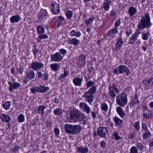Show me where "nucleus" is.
I'll use <instances>...</instances> for the list:
<instances>
[{
  "label": "nucleus",
  "mask_w": 153,
  "mask_h": 153,
  "mask_svg": "<svg viewBox=\"0 0 153 153\" xmlns=\"http://www.w3.org/2000/svg\"><path fill=\"white\" fill-rule=\"evenodd\" d=\"M8 83L9 85V90L12 93L13 90L17 89L21 86V84L18 82L12 83L11 82H8Z\"/></svg>",
  "instance_id": "nucleus-14"
},
{
  "label": "nucleus",
  "mask_w": 153,
  "mask_h": 153,
  "mask_svg": "<svg viewBox=\"0 0 153 153\" xmlns=\"http://www.w3.org/2000/svg\"><path fill=\"white\" fill-rule=\"evenodd\" d=\"M152 25L149 15L148 13H146L141 18L140 22L138 24V27L142 30L149 27Z\"/></svg>",
  "instance_id": "nucleus-3"
},
{
  "label": "nucleus",
  "mask_w": 153,
  "mask_h": 153,
  "mask_svg": "<svg viewBox=\"0 0 153 153\" xmlns=\"http://www.w3.org/2000/svg\"><path fill=\"white\" fill-rule=\"evenodd\" d=\"M116 125L119 127H120L123 123V121L117 117H115L114 118Z\"/></svg>",
  "instance_id": "nucleus-33"
},
{
  "label": "nucleus",
  "mask_w": 153,
  "mask_h": 153,
  "mask_svg": "<svg viewBox=\"0 0 153 153\" xmlns=\"http://www.w3.org/2000/svg\"><path fill=\"white\" fill-rule=\"evenodd\" d=\"M118 32V29L114 27V28L111 30H109L107 33L108 35H111L112 34H115Z\"/></svg>",
  "instance_id": "nucleus-40"
},
{
  "label": "nucleus",
  "mask_w": 153,
  "mask_h": 153,
  "mask_svg": "<svg viewBox=\"0 0 153 153\" xmlns=\"http://www.w3.org/2000/svg\"><path fill=\"white\" fill-rule=\"evenodd\" d=\"M145 132H146L144 133L143 134V138L144 139H146L147 138L150 137L151 136V133L149 131Z\"/></svg>",
  "instance_id": "nucleus-44"
},
{
  "label": "nucleus",
  "mask_w": 153,
  "mask_h": 153,
  "mask_svg": "<svg viewBox=\"0 0 153 153\" xmlns=\"http://www.w3.org/2000/svg\"><path fill=\"white\" fill-rule=\"evenodd\" d=\"M38 76L39 78H42L43 80H47L48 79V76L47 73L42 74L41 72L38 73Z\"/></svg>",
  "instance_id": "nucleus-22"
},
{
  "label": "nucleus",
  "mask_w": 153,
  "mask_h": 153,
  "mask_svg": "<svg viewBox=\"0 0 153 153\" xmlns=\"http://www.w3.org/2000/svg\"><path fill=\"white\" fill-rule=\"evenodd\" d=\"M123 42L121 38H119L115 44V49L118 50L120 49L123 44Z\"/></svg>",
  "instance_id": "nucleus-24"
},
{
  "label": "nucleus",
  "mask_w": 153,
  "mask_h": 153,
  "mask_svg": "<svg viewBox=\"0 0 153 153\" xmlns=\"http://www.w3.org/2000/svg\"><path fill=\"white\" fill-rule=\"evenodd\" d=\"M49 89L48 87H45L44 86H40L38 87V92L43 93L48 91Z\"/></svg>",
  "instance_id": "nucleus-32"
},
{
  "label": "nucleus",
  "mask_w": 153,
  "mask_h": 153,
  "mask_svg": "<svg viewBox=\"0 0 153 153\" xmlns=\"http://www.w3.org/2000/svg\"><path fill=\"white\" fill-rule=\"evenodd\" d=\"M79 106L84 111L88 114L90 113V108L86 103L82 102H80L79 104Z\"/></svg>",
  "instance_id": "nucleus-17"
},
{
  "label": "nucleus",
  "mask_w": 153,
  "mask_h": 153,
  "mask_svg": "<svg viewBox=\"0 0 153 153\" xmlns=\"http://www.w3.org/2000/svg\"><path fill=\"white\" fill-rule=\"evenodd\" d=\"M0 118L3 122L7 123L11 120V117L6 114H1L0 115Z\"/></svg>",
  "instance_id": "nucleus-19"
},
{
  "label": "nucleus",
  "mask_w": 153,
  "mask_h": 153,
  "mask_svg": "<svg viewBox=\"0 0 153 153\" xmlns=\"http://www.w3.org/2000/svg\"><path fill=\"white\" fill-rule=\"evenodd\" d=\"M45 108L46 107L44 105L40 106L37 108L36 112L38 114L43 115L44 113V110Z\"/></svg>",
  "instance_id": "nucleus-31"
},
{
  "label": "nucleus",
  "mask_w": 153,
  "mask_h": 153,
  "mask_svg": "<svg viewBox=\"0 0 153 153\" xmlns=\"http://www.w3.org/2000/svg\"><path fill=\"white\" fill-rule=\"evenodd\" d=\"M143 84L146 86H151L150 83H149V79L143 80Z\"/></svg>",
  "instance_id": "nucleus-54"
},
{
  "label": "nucleus",
  "mask_w": 153,
  "mask_h": 153,
  "mask_svg": "<svg viewBox=\"0 0 153 153\" xmlns=\"http://www.w3.org/2000/svg\"><path fill=\"white\" fill-rule=\"evenodd\" d=\"M43 66L44 64L42 62L35 61L31 63L30 68L33 70H37L41 69Z\"/></svg>",
  "instance_id": "nucleus-10"
},
{
  "label": "nucleus",
  "mask_w": 153,
  "mask_h": 153,
  "mask_svg": "<svg viewBox=\"0 0 153 153\" xmlns=\"http://www.w3.org/2000/svg\"><path fill=\"white\" fill-rule=\"evenodd\" d=\"M77 151L79 153H87L88 152V149L86 146L79 147L77 148Z\"/></svg>",
  "instance_id": "nucleus-27"
},
{
  "label": "nucleus",
  "mask_w": 153,
  "mask_h": 153,
  "mask_svg": "<svg viewBox=\"0 0 153 153\" xmlns=\"http://www.w3.org/2000/svg\"><path fill=\"white\" fill-rule=\"evenodd\" d=\"M65 18L61 16H58L56 18V20L54 22L55 25L57 27H58L62 26L64 24Z\"/></svg>",
  "instance_id": "nucleus-12"
},
{
  "label": "nucleus",
  "mask_w": 153,
  "mask_h": 153,
  "mask_svg": "<svg viewBox=\"0 0 153 153\" xmlns=\"http://www.w3.org/2000/svg\"><path fill=\"white\" fill-rule=\"evenodd\" d=\"M141 30L138 27L136 32L133 34L129 40V43L130 44H133L137 39L139 35L141 33Z\"/></svg>",
  "instance_id": "nucleus-8"
},
{
  "label": "nucleus",
  "mask_w": 153,
  "mask_h": 153,
  "mask_svg": "<svg viewBox=\"0 0 153 153\" xmlns=\"http://www.w3.org/2000/svg\"><path fill=\"white\" fill-rule=\"evenodd\" d=\"M137 12V9L133 6L130 7L128 9V13L130 16H133Z\"/></svg>",
  "instance_id": "nucleus-23"
},
{
  "label": "nucleus",
  "mask_w": 153,
  "mask_h": 153,
  "mask_svg": "<svg viewBox=\"0 0 153 153\" xmlns=\"http://www.w3.org/2000/svg\"><path fill=\"white\" fill-rule=\"evenodd\" d=\"M109 4L106 3H103V8L105 11H108L110 8Z\"/></svg>",
  "instance_id": "nucleus-52"
},
{
  "label": "nucleus",
  "mask_w": 153,
  "mask_h": 153,
  "mask_svg": "<svg viewBox=\"0 0 153 153\" xmlns=\"http://www.w3.org/2000/svg\"><path fill=\"white\" fill-rule=\"evenodd\" d=\"M113 72L116 75H118L126 72V75L128 76L130 74V71L125 65H121L115 68L113 71Z\"/></svg>",
  "instance_id": "nucleus-5"
},
{
  "label": "nucleus",
  "mask_w": 153,
  "mask_h": 153,
  "mask_svg": "<svg viewBox=\"0 0 153 153\" xmlns=\"http://www.w3.org/2000/svg\"><path fill=\"white\" fill-rule=\"evenodd\" d=\"M26 76L23 80V82L25 84L27 83L29 80L33 79L35 76L34 72L32 70H30L28 72H26Z\"/></svg>",
  "instance_id": "nucleus-9"
},
{
  "label": "nucleus",
  "mask_w": 153,
  "mask_h": 153,
  "mask_svg": "<svg viewBox=\"0 0 153 153\" xmlns=\"http://www.w3.org/2000/svg\"><path fill=\"white\" fill-rule=\"evenodd\" d=\"M94 17H91L90 18L86 19L85 21V23L87 26H88L90 24H91L94 21Z\"/></svg>",
  "instance_id": "nucleus-42"
},
{
  "label": "nucleus",
  "mask_w": 153,
  "mask_h": 153,
  "mask_svg": "<svg viewBox=\"0 0 153 153\" xmlns=\"http://www.w3.org/2000/svg\"><path fill=\"white\" fill-rule=\"evenodd\" d=\"M46 19V17H44L43 16H42L41 15H39L38 17V19L41 22H42L44 21Z\"/></svg>",
  "instance_id": "nucleus-59"
},
{
  "label": "nucleus",
  "mask_w": 153,
  "mask_h": 153,
  "mask_svg": "<svg viewBox=\"0 0 153 153\" xmlns=\"http://www.w3.org/2000/svg\"><path fill=\"white\" fill-rule=\"evenodd\" d=\"M116 12L115 10H112L111 12L110 16L111 17H113L116 15Z\"/></svg>",
  "instance_id": "nucleus-64"
},
{
  "label": "nucleus",
  "mask_w": 153,
  "mask_h": 153,
  "mask_svg": "<svg viewBox=\"0 0 153 153\" xmlns=\"http://www.w3.org/2000/svg\"><path fill=\"white\" fill-rule=\"evenodd\" d=\"M151 111H150L146 109V108H145L144 110V114H143V117L146 118H149L151 117Z\"/></svg>",
  "instance_id": "nucleus-30"
},
{
  "label": "nucleus",
  "mask_w": 153,
  "mask_h": 153,
  "mask_svg": "<svg viewBox=\"0 0 153 153\" xmlns=\"http://www.w3.org/2000/svg\"><path fill=\"white\" fill-rule=\"evenodd\" d=\"M121 22L120 19H119L115 22L114 27L117 28L120 25Z\"/></svg>",
  "instance_id": "nucleus-56"
},
{
  "label": "nucleus",
  "mask_w": 153,
  "mask_h": 153,
  "mask_svg": "<svg viewBox=\"0 0 153 153\" xmlns=\"http://www.w3.org/2000/svg\"><path fill=\"white\" fill-rule=\"evenodd\" d=\"M20 19L21 17L19 15L13 16L10 19L11 22L13 23L15 22H18Z\"/></svg>",
  "instance_id": "nucleus-20"
},
{
  "label": "nucleus",
  "mask_w": 153,
  "mask_h": 153,
  "mask_svg": "<svg viewBox=\"0 0 153 153\" xmlns=\"http://www.w3.org/2000/svg\"><path fill=\"white\" fill-rule=\"evenodd\" d=\"M100 145L101 147L103 149H104L106 146L105 142L103 141H102L100 142Z\"/></svg>",
  "instance_id": "nucleus-58"
},
{
  "label": "nucleus",
  "mask_w": 153,
  "mask_h": 153,
  "mask_svg": "<svg viewBox=\"0 0 153 153\" xmlns=\"http://www.w3.org/2000/svg\"><path fill=\"white\" fill-rule=\"evenodd\" d=\"M60 65L58 63H53L51 64L50 65V68L52 70L56 71L59 70L60 68Z\"/></svg>",
  "instance_id": "nucleus-29"
},
{
  "label": "nucleus",
  "mask_w": 153,
  "mask_h": 153,
  "mask_svg": "<svg viewBox=\"0 0 153 153\" xmlns=\"http://www.w3.org/2000/svg\"><path fill=\"white\" fill-rule=\"evenodd\" d=\"M82 81V77L80 78L76 77L73 79V82L75 85L79 86L81 85Z\"/></svg>",
  "instance_id": "nucleus-18"
},
{
  "label": "nucleus",
  "mask_w": 153,
  "mask_h": 153,
  "mask_svg": "<svg viewBox=\"0 0 153 153\" xmlns=\"http://www.w3.org/2000/svg\"><path fill=\"white\" fill-rule=\"evenodd\" d=\"M65 14L67 19H70L73 16V12L71 11L67 10Z\"/></svg>",
  "instance_id": "nucleus-41"
},
{
  "label": "nucleus",
  "mask_w": 153,
  "mask_h": 153,
  "mask_svg": "<svg viewBox=\"0 0 153 153\" xmlns=\"http://www.w3.org/2000/svg\"><path fill=\"white\" fill-rule=\"evenodd\" d=\"M55 134L56 136H57L59 134V129L56 128L54 129Z\"/></svg>",
  "instance_id": "nucleus-61"
},
{
  "label": "nucleus",
  "mask_w": 153,
  "mask_h": 153,
  "mask_svg": "<svg viewBox=\"0 0 153 153\" xmlns=\"http://www.w3.org/2000/svg\"><path fill=\"white\" fill-rule=\"evenodd\" d=\"M51 9L54 14H58L60 12L59 5L55 2L51 4Z\"/></svg>",
  "instance_id": "nucleus-16"
},
{
  "label": "nucleus",
  "mask_w": 153,
  "mask_h": 153,
  "mask_svg": "<svg viewBox=\"0 0 153 153\" xmlns=\"http://www.w3.org/2000/svg\"><path fill=\"white\" fill-rule=\"evenodd\" d=\"M69 73V72L68 70L65 69L64 70V73L62 74L58 78V80L62 81L63 79L68 76Z\"/></svg>",
  "instance_id": "nucleus-28"
},
{
  "label": "nucleus",
  "mask_w": 153,
  "mask_h": 153,
  "mask_svg": "<svg viewBox=\"0 0 153 153\" xmlns=\"http://www.w3.org/2000/svg\"><path fill=\"white\" fill-rule=\"evenodd\" d=\"M70 119L73 120L74 122H80L83 121L85 117L84 114L81 113L79 110L73 108L70 111Z\"/></svg>",
  "instance_id": "nucleus-1"
},
{
  "label": "nucleus",
  "mask_w": 153,
  "mask_h": 153,
  "mask_svg": "<svg viewBox=\"0 0 153 153\" xmlns=\"http://www.w3.org/2000/svg\"><path fill=\"white\" fill-rule=\"evenodd\" d=\"M100 107L101 110L105 112H107L108 109V106L105 102H102L101 105Z\"/></svg>",
  "instance_id": "nucleus-37"
},
{
  "label": "nucleus",
  "mask_w": 153,
  "mask_h": 153,
  "mask_svg": "<svg viewBox=\"0 0 153 153\" xmlns=\"http://www.w3.org/2000/svg\"><path fill=\"white\" fill-rule=\"evenodd\" d=\"M39 36V38L42 39H45L48 38V36L46 34H41Z\"/></svg>",
  "instance_id": "nucleus-55"
},
{
  "label": "nucleus",
  "mask_w": 153,
  "mask_h": 153,
  "mask_svg": "<svg viewBox=\"0 0 153 153\" xmlns=\"http://www.w3.org/2000/svg\"><path fill=\"white\" fill-rule=\"evenodd\" d=\"M39 15L42 16H43L44 17H45L47 15L46 10L44 9L41 10L40 11Z\"/></svg>",
  "instance_id": "nucleus-46"
},
{
  "label": "nucleus",
  "mask_w": 153,
  "mask_h": 153,
  "mask_svg": "<svg viewBox=\"0 0 153 153\" xmlns=\"http://www.w3.org/2000/svg\"><path fill=\"white\" fill-rule=\"evenodd\" d=\"M32 51L33 54L35 56H36L37 54V53L38 52H39L38 50L36 48H34L33 49Z\"/></svg>",
  "instance_id": "nucleus-60"
},
{
  "label": "nucleus",
  "mask_w": 153,
  "mask_h": 153,
  "mask_svg": "<svg viewBox=\"0 0 153 153\" xmlns=\"http://www.w3.org/2000/svg\"><path fill=\"white\" fill-rule=\"evenodd\" d=\"M150 36V33L149 32L142 33V38L144 40H148Z\"/></svg>",
  "instance_id": "nucleus-38"
},
{
  "label": "nucleus",
  "mask_w": 153,
  "mask_h": 153,
  "mask_svg": "<svg viewBox=\"0 0 153 153\" xmlns=\"http://www.w3.org/2000/svg\"><path fill=\"white\" fill-rule=\"evenodd\" d=\"M68 43L74 45L75 46H78L80 43V41L76 38H73L68 40Z\"/></svg>",
  "instance_id": "nucleus-21"
},
{
  "label": "nucleus",
  "mask_w": 153,
  "mask_h": 153,
  "mask_svg": "<svg viewBox=\"0 0 153 153\" xmlns=\"http://www.w3.org/2000/svg\"><path fill=\"white\" fill-rule=\"evenodd\" d=\"M18 121L20 123L23 122L25 121V116L22 114H19L17 117Z\"/></svg>",
  "instance_id": "nucleus-43"
},
{
  "label": "nucleus",
  "mask_w": 153,
  "mask_h": 153,
  "mask_svg": "<svg viewBox=\"0 0 153 153\" xmlns=\"http://www.w3.org/2000/svg\"><path fill=\"white\" fill-rule=\"evenodd\" d=\"M62 109L59 108L55 109L53 111L54 114L58 116L62 114Z\"/></svg>",
  "instance_id": "nucleus-39"
},
{
  "label": "nucleus",
  "mask_w": 153,
  "mask_h": 153,
  "mask_svg": "<svg viewBox=\"0 0 153 153\" xmlns=\"http://www.w3.org/2000/svg\"><path fill=\"white\" fill-rule=\"evenodd\" d=\"M59 51V53L62 54L63 56H64L67 53L66 51L63 48L60 49Z\"/></svg>",
  "instance_id": "nucleus-53"
},
{
  "label": "nucleus",
  "mask_w": 153,
  "mask_h": 153,
  "mask_svg": "<svg viewBox=\"0 0 153 153\" xmlns=\"http://www.w3.org/2000/svg\"><path fill=\"white\" fill-rule=\"evenodd\" d=\"M86 57L83 55H81L77 59V62L80 67H83L85 65Z\"/></svg>",
  "instance_id": "nucleus-13"
},
{
  "label": "nucleus",
  "mask_w": 153,
  "mask_h": 153,
  "mask_svg": "<svg viewBox=\"0 0 153 153\" xmlns=\"http://www.w3.org/2000/svg\"><path fill=\"white\" fill-rule=\"evenodd\" d=\"M107 133V129L105 127H101L98 128L97 134L100 137H105Z\"/></svg>",
  "instance_id": "nucleus-15"
},
{
  "label": "nucleus",
  "mask_w": 153,
  "mask_h": 153,
  "mask_svg": "<svg viewBox=\"0 0 153 153\" xmlns=\"http://www.w3.org/2000/svg\"><path fill=\"white\" fill-rule=\"evenodd\" d=\"M138 150L135 146L132 147L130 150L129 153H138Z\"/></svg>",
  "instance_id": "nucleus-48"
},
{
  "label": "nucleus",
  "mask_w": 153,
  "mask_h": 153,
  "mask_svg": "<svg viewBox=\"0 0 153 153\" xmlns=\"http://www.w3.org/2000/svg\"><path fill=\"white\" fill-rule=\"evenodd\" d=\"M94 84V83L92 81L90 80L86 84L87 88H88L92 86H93Z\"/></svg>",
  "instance_id": "nucleus-51"
},
{
  "label": "nucleus",
  "mask_w": 153,
  "mask_h": 153,
  "mask_svg": "<svg viewBox=\"0 0 153 153\" xmlns=\"http://www.w3.org/2000/svg\"><path fill=\"white\" fill-rule=\"evenodd\" d=\"M136 146L137 148L140 150H142L143 148V144L140 143H137Z\"/></svg>",
  "instance_id": "nucleus-49"
},
{
  "label": "nucleus",
  "mask_w": 153,
  "mask_h": 153,
  "mask_svg": "<svg viewBox=\"0 0 153 153\" xmlns=\"http://www.w3.org/2000/svg\"><path fill=\"white\" fill-rule=\"evenodd\" d=\"M139 103V101L138 100V98L136 93L134 95V98L133 100L131 101L130 103V105L131 106H133V104H137Z\"/></svg>",
  "instance_id": "nucleus-34"
},
{
  "label": "nucleus",
  "mask_w": 153,
  "mask_h": 153,
  "mask_svg": "<svg viewBox=\"0 0 153 153\" xmlns=\"http://www.w3.org/2000/svg\"><path fill=\"white\" fill-rule=\"evenodd\" d=\"M97 87L94 85L91 87L88 91L85 92L82 95L85 101L91 105L94 100V94L96 92Z\"/></svg>",
  "instance_id": "nucleus-2"
},
{
  "label": "nucleus",
  "mask_w": 153,
  "mask_h": 153,
  "mask_svg": "<svg viewBox=\"0 0 153 153\" xmlns=\"http://www.w3.org/2000/svg\"><path fill=\"white\" fill-rule=\"evenodd\" d=\"M11 104V102L10 101L6 102L2 104L3 108L5 110H7L9 109L10 107Z\"/></svg>",
  "instance_id": "nucleus-36"
},
{
  "label": "nucleus",
  "mask_w": 153,
  "mask_h": 153,
  "mask_svg": "<svg viewBox=\"0 0 153 153\" xmlns=\"http://www.w3.org/2000/svg\"><path fill=\"white\" fill-rule=\"evenodd\" d=\"M112 137L113 138L117 140H120L121 139V137L119 136L118 133L116 132L114 133V135Z\"/></svg>",
  "instance_id": "nucleus-45"
},
{
  "label": "nucleus",
  "mask_w": 153,
  "mask_h": 153,
  "mask_svg": "<svg viewBox=\"0 0 153 153\" xmlns=\"http://www.w3.org/2000/svg\"><path fill=\"white\" fill-rule=\"evenodd\" d=\"M149 83H150V85H153V77H151L149 79Z\"/></svg>",
  "instance_id": "nucleus-63"
},
{
  "label": "nucleus",
  "mask_w": 153,
  "mask_h": 153,
  "mask_svg": "<svg viewBox=\"0 0 153 153\" xmlns=\"http://www.w3.org/2000/svg\"><path fill=\"white\" fill-rule=\"evenodd\" d=\"M19 146H16L13 148V151L14 152H16L19 150Z\"/></svg>",
  "instance_id": "nucleus-62"
},
{
  "label": "nucleus",
  "mask_w": 153,
  "mask_h": 153,
  "mask_svg": "<svg viewBox=\"0 0 153 153\" xmlns=\"http://www.w3.org/2000/svg\"><path fill=\"white\" fill-rule=\"evenodd\" d=\"M37 33L39 34H43L44 33L45 29L43 27L42 25H39L36 27Z\"/></svg>",
  "instance_id": "nucleus-35"
},
{
  "label": "nucleus",
  "mask_w": 153,
  "mask_h": 153,
  "mask_svg": "<svg viewBox=\"0 0 153 153\" xmlns=\"http://www.w3.org/2000/svg\"><path fill=\"white\" fill-rule=\"evenodd\" d=\"M134 128L138 131L140 130V123L139 122H136L134 123Z\"/></svg>",
  "instance_id": "nucleus-47"
},
{
  "label": "nucleus",
  "mask_w": 153,
  "mask_h": 153,
  "mask_svg": "<svg viewBox=\"0 0 153 153\" xmlns=\"http://www.w3.org/2000/svg\"><path fill=\"white\" fill-rule=\"evenodd\" d=\"M65 131L69 134H77L81 131L82 128L79 125H72L65 124L64 126Z\"/></svg>",
  "instance_id": "nucleus-4"
},
{
  "label": "nucleus",
  "mask_w": 153,
  "mask_h": 153,
  "mask_svg": "<svg viewBox=\"0 0 153 153\" xmlns=\"http://www.w3.org/2000/svg\"><path fill=\"white\" fill-rule=\"evenodd\" d=\"M108 88L110 96L113 98H114L119 92L117 88V86L114 83H113L109 85Z\"/></svg>",
  "instance_id": "nucleus-7"
},
{
  "label": "nucleus",
  "mask_w": 153,
  "mask_h": 153,
  "mask_svg": "<svg viewBox=\"0 0 153 153\" xmlns=\"http://www.w3.org/2000/svg\"><path fill=\"white\" fill-rule=\"evenodd\" d=\"M116 111L121 118H124L125 117V112L122 109L121 107L119 106L117 107L116 108Z\"/></svg>",
  "instance_id": "nucleus-25"
},
{
  "label": "nucleus",
  "mask_w": 153,
  "mask_h": 153,
  "mask_svg": "<svg viewBox=\"0 0 153 153\" xmlns=\"http://www.w3.org/2000/svg\"><path fill=\"white\" fill-rule=\"evenodd\" d=\"M142 128L144 129L145 131H149L148 129L147 126L146 124L142 123Z\"/></svg>",
  "instance_id": "nucleus-57"
},
{
  "label": "nucleus",
  "mask_w": 153,
  "mask_h": 153,
  "mask_svg": "<svg viewBox=\"0 0 153 153\" xmlns=\"http://www.w3.org/2000/svg\"><path fill=\"white\" fill-rule=\"evenodd\" d=\"M71 37L75 36L76 37H79L81 35V33L80 31H76L75 30H72L69 33Z\"/></svg>",
  "instance_id": "nucleus-26"
},
{
  "label": "nucleus",
  "mask_w": 153,
  "mask_h": 153,
  "mask_svg": "<svg viewBox=\"0 0 153 153\" xmlns=\"http://www.w3.org/2000/svg\"><path fill=\"white\" fill-rule=\"evenodd\" d=\"M116 102L120 106H124L127 102V95L124 93L118 95L116 97Z\"/></svg>",
  "instance_id": "nucleus-6"
},
{
  "label": "nucleus",
  "mask_w": 153,
  "mask_h": 153,
  "mask_svg": "<svg viewBox=\"0 0 153 153\" xmlns=\"http://www.w3.org/2000/svg\"><path fill=\"white\" fill-rule=\"evenodd\" d=\"M51 59L54 62H57L61 61L63 59V56L59 52H56L51 56Z\"/></svg>",
  "instance_id": "nucleus-11"
},
{
  "label": "nucleus",
  "mask_w": 153,
  "mask_h": 153,
  "mask_svg": "<svg viewBox=\"0 0 153 153\" xmlns=\"http://www.w3.org/2000/svg\"><path fill=\"white\" fill-rule=\"evenodd\" d=\"M30 90L32 94H34L36 93L37 91L38 92V87L33 86L31 88Z\"/></svg>",
  "instance_id": "nucleus-50"
}]
</instances>
